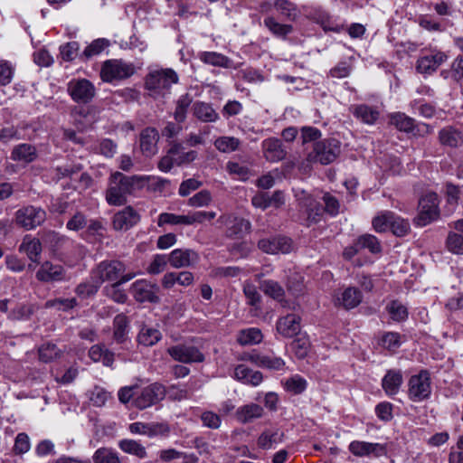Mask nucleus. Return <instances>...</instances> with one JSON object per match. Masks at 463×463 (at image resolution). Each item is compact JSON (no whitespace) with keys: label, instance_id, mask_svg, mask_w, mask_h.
I'll return each instance as SVG.
<instances>
[{"label":"nucleus","instance_id":"nucleus-1","mask_svg":"<svg viewBox=\"0 0 463 463\" xmlns=\"http://www.w3.org/2000/svg\"><path fill=\"white\" fill-rule=\"evenodd\" d=\"M260 13L264 14L263 24L277 38L285 40L293 33V26L279 21H296L300 11L289 0H265L260 5Z\"/></svg>","mask_w":463,"mask_h":463},{"label":"nucleus","instance_id":"nucleus-2","mask_svg":"<svg viewBox=\"0 0 463 463\" xmlns=\"http://www.w3.org/2000/svg\"><path fill=\"white\" fill-rule=\"evenodd\" d=\"M178 82V75L172 69L151 71L146 79V87L155 94L165 95L171 86Z\"/></svg>","mask_w":463,"mask_h":463},{"label":"nucleus","instance_id":"nucleus-3","mask_svg":"<svg viewBox=\"0 0 463 463\" xmlns=\"http://www.w3.org/2000/svg\"><path fill=\"white\" fill-rule=\"evenodd\" d=\"M135 72L134 65L123 60H108L103 62L100 70V78L104 82L121 80L132 76Z\"/></svg>","mask_w":463,"mask_h":463},{"label":"nucleus","instance_id":"nucleus-4","mask_svg":"<svg viewBox=\"0 0 463 463\" xmlns=\"http://www.w3.org/2000/svg\"><path fill=\"white\" fill-rule=\"evenodd\" d=\"M340 151L341 146L338 140L335 138L325 139L314 145L313 151L307 155V161L327 165L335 160Z\"/></svg>","mask_w":463,"mask_h":463},{"label":"nucleus","instance_id":"nucleus-5","mask_svg":"<svg viewBox=\"0 0 463 463\" xmlns=\"http://www.w3.org/2000/svg\"><path fill=\"white\" fill-rule=\"evenodd\" d=\"M439 201L435 193H427L419 202V213L415 219L418 226L423 227L437 220L439 216Z\"/></svg>","mask_w":463,"mask_h":463},{"label":"nucleus","instance_id":"nucleus-6","mask_svg":"<svg viewBox=\"0 0 463 463\" xmlns=\"http://www.w3.org/2000/svg\"><path fill=\"white\" fill-rule=\"evenodd\" d=\"M431 394V381L427 371L411 376L408 382V396L414 402H420Z\"/></svg>","mask_w":463,"mask_h":463},{"label":"nucleus","instance_id":"nucleus-7","mask_svg":"<svg viewBox=\"0 0 463 463\" xmlns=\"http://www.w3.org/2000/svg\"><path fill=\"white\" fill-rule=\"evenodd\" d=\"M131 194L122 173H113L109 180L106 200L110 205H122L127 202V196Z\"/></svg>","mask_w":463,"mask_h":463},{"label":"nucleus","instance_id":"nucleus-8","mask_svg":"<svg viewBox=\"0 0 463 463\" xmlns=\"http://www.w3.org/2000/svg\"><path fill=\"white\" fill-rule=\"evenodd\" d=\"M125 270L124 264L118 260L102 261L92 271L91 279H96L99 286L106 282H117Z\"/></svg>","mask_w":463,"mask_h":463},{"label":"nucleus","instance_id":"nucleus-9","mask_svg":"<svg viewBox=\"0 0 463 463\" xmlns=\"http://www.w3.org/2000/svg\"><path fill=\"white\" fill-rule=\"evenodd\" d=\"M166 390L164 385L155 383L138 390L134 399V405L138 409L148 408L165 398Z\"/></svg>","mask_w":463,"mask_h":463},{"label":"nucleus","instance_id":"nucleus-10","mask_svg":"<svg viewBox=\"0 0 463 463\" xmlns=\"http://www.w3.org/2000/svg\"><path fill=\"white\" fill-rule=\"evenodd\" d=\"M68 92L77 103H89L96 95L94 84L86 79H73L68 83Z\"/></svg>","mask_w":463,"mask_h":463},{"label":"nucleus","instance_id":"nucleus-11","mask_svg":"<svg viewBox=\"0 0 463 463\" xmlns=\"http://www.w3.org/2000/svg\"><path fill=\"white\" fill-rule=\"evenodd\" d=\"M91 183L90 176L82 173L80 167H74L71 170L64 169L62 172L60 171V185L63 187L64 190L68 189H85Z\"/></svg>","mask_w":463,"mask_h":463},{"label":"nucleus","instance_id":"nucleus-12","mask_svg":"<svg viewBox=\"0 0 463 463\" xmlns=\"http://www.w3.org/2000/svg\"><path fill=\"white\" fill-rule=\"evenodd\" d=\"M159 288L146 279L136 280L130 288V293L136 301L155 303L158 301Z\"/></svg>","mask_w":463,"mask_h":463},{"label":"nucleus","instance_id":"nucleus-13","mask_svg":"<svg viewBox=\"0 0 463 463\" xmlns=\"http://www.w3.org/2000/svg\"><path fill=\"white\" fill-rule=\"evenodd\" d=\"M45 218V212L33 206L22 208L18 210L15 214L16 224L26 230L33 229L41 225Z\"/></svg>","mask_w":463,"mask_h":463},{"label":"nucleus","instance_id":"nucleus-14","mask_svg":"<svg viewBox=\"0 0 463 463\" xmlns=\"http://www.w3.org/2000/svg\"><path fill=\"white\" fill-rule=\"evenodd\" d=\"M168 354L175 361L189 364L203 360V354L194 346L177 345L167 349Z\"/></svg>","mask_w":463,"mask_h":463},{"label":"nucleus","instance_id":"nucleus-15","mask_svg":"<svg viewBox=\"0 0 463 463\" xmlns=\"http://www.w3.org/2000/svg\"><path fill=\"white\" fill-rule=\"evenodd\" d=\"M199 260V254L192 249H175L168 255L169 264L175 269L193 267Z\"/></svg>","mask_w":463,"mask_h":463},{"label":"nucleus","instance_id":"nucleus-16","mask_svg":"<svg viewBox=\"0 0 463 463\" xmlns=\"http://www.w3.org/2000/svg\"><path fill=\"white\" fill-rule=\"evenodd\" d=\"M217 222L226 227L227 235L230 237H241L250 229V222L232 214L222 215Z\"/></svg>","mask_w":463,"mask_h":463},{"label":"nucleus","instance_id":"nucleus-17","mask_svg":"<svg viewBox=\"0 0 463 463\" xmlns=\"http://www.w3.org/2000/svg\"><path fill=\"white\" fill-rule=\"evenodd\" d=\"M258 246L263 252L269 254H285L292 250L291 240L283 236L261 239L259 241Z\"/></svg>","mask_w":463,"mask_h":463},{"label":"nucleus","instance_id":"nucleus-18","mask_svg":"<svg viewBox=\"0 0 463 463\" xmlns=\"http://www.w3.org/2000/svg\"><path fill=\"white\" fill-rule=\"evenodd\" d=\"M277 332L283 337L292 338L301 331V317L296 314H288L278 319Z\"/></svg>","mask_w":463,"mask_h":463},{"label":"nucleus","instance_id":"nucleus-19","mask_svg":"<svg viewBox=\"0 0 463 463\" xmlns=\"http://www.w3.org/2000/svg\"><path fill=\"white\" fill-rule=\"evenodd\" d=\"M448 56L440 51H431L429 54L421 56L417 61V70L420 73L430 74L435 71Z\"/></svg>","mask_w":463,"mask_h":463},{"label":"nucleus","instance_id":"nucleus-20","mask_svg":"<svg viewBox=\"0 0 463 463\" xmlns=\"http://www.w3.org/2000/svg\"><path fill=\"white\" fill-rule=\"evenodd\" d=\"M348 449L356 457H380L385 454V447L383 444L361 440L350 442Z\"/></svg>","mask_w":463,"mask_h":463},{"label":"nucleus","instance_id":"nucleus-21","mask_svg":"<svg viewBox=\"0 0 463 463\" xmlns=\"http://www.w3.org/2000/svg\"><path fill=\"white\" fill-rule=\"evenodd\" d=\"M129 430L133 434L146 435L149 438L168 434L170 429L164 422H134L129 425Z\"/></svg>","mask_w":463,"mask_h":463},{"label":"nucleus","instance_id":"nucleus-22","mask_svg":"<svg viewBox=\"0 0 463 463\" xmlns=\"http://www.w3.org/2000/svg\"><path fill=\"white\" fill-rule=\"evenodd\" d=\"M139 214L130 206H127L115 213L113 227L118 231H128L139 222Z\"/></svg>","mask_w":463,"mask_h":463},{"label":"nucleus","instance_id":"nucleus-23","mask_svg":"<svg viewBox=\"0 0 463 463\" xmlns=\"http://www.w3.org/2000/svg\"><path fill=\"white\" fill-rule=\"evenodd\" d=\"M403 383L402 373L399 369H390L382 379V387L385 394L393 397L398 394Z\"/></svg>","mask_w":463,"mask_h":463},{"label":"nucleus","instance_id":"nucleus-24","mask_svg":"<svg viewBox=\"0 0 463 463\" xmlns=\"http://www.w3.org/2000/svg\"><path fill=\"white\" fill-rule=\"evenodd\" d=\"M363 299L361 291L354 287H348L335 297V304L345 309L356 307Z\"/></svg>","mask_w":463,"mask_h":463},{"label":"nucleus","instance_id":"nucleus-25","mask_svg":"<svg viewBox=\"0 0 463 463\" xmlns=\"http://www.w3.org/2000/svg\"><path fill=\"white\" fill-rule=\"evenodd\" d=\"M233 377L242 383L258 386L263 380L262 373L253 371L245 364H239L234 369Z\"/></svg>","mask_w":463,"mask_h":463},{"label":"nucleus","instance_id":"nucleus-26","mask_svg":"<svg viewBox=\"0 0 463 463\" xmlns=\"http://www.w3.org/2000/svg\"><path fill=\"white\" fill-rule=\"evenodd\" d=\"M136 276L137 273L135 272L123 274L119 280L105 288L106 295L117 303H125L128 298V296L125 293V291L119 288V286L123 283L131 280Z\"/></svg>","mask_w":463,"mask_h":463},{"label":"nucleus","instance_id":"nucleus-27","mask_svg":"<svg viewBox=\"0 0 463 463\" xmlns=\"http://www.w3.org/2000/svg\"><path fill=\"white\" fill-rule=\"evenodd\" d=\"M248 359L260 367L270 370H281L285 366V361L273 354H251Z\"/></svg>","mask_w":463,"mask_h":463},{"label":"nucleus","instance_id":"nucleus-28","mask_svg":"<svg viewBox=\"0 0 463 463\" xmlns=\"http://www.w3.org/2000/svg\"><path fill=\"white\" fill-rule=\"evenodd\" d=\"M262 149L265 158L270 162H278L282 160L286 152L282 148V145L278 138H268L262 142Z\"/></svg>","mask_w":463,"mask_h":463},{"label":"nucleus","instance_id":"nucleus-29","mask_svg":"<svg viewBox=\"0 0 463 463\" xmlns=\"http://www.w3.org/2000/svg\"><path fill=\"white\" fill-rule=\"evenodd\" d=\"M284 434L278 429H266L257 439V446L264 450L272 449L275 445L281 443Z\"/></svg>","mask_w":463,"mask_h":463},{"label":"nucleus","instance_id":"nucleus-30","mask_svg":"<svg viewBox=\"0 0 463 463\" xmlns=\"http://www.w3.org/2000/svg\"><path fill=\"white\" fill-rule=\"evenodd\" d=\"M157 132L147 128L140 135V147L144 155L151 156L156 152Z\"/></svg>","mask_w":463,"mask_h":463},{"label":"nucleus","instance_id":"nucleus-31","mask_svg":"<svg viewBox=\"0 0 463 463\" xmlns=\"http://www.w3.org/2000/svg\"><path fill=\"white\" fill-rule=\"evenodd\" d=\"M263 415V408L256 403L241 406L236 411V418L241 423H248Z\"/></svg>","mask_w":463,"mask_h":463},{"label":"nucleus","instance_id":"nucleus-32","mask_svg":"<svg viewBox=\"0 0 463 463\" xmlns=\"http://www.w3.org/2000/svg\"><path fill=\"white\" fill-rule=\"evenodd\" d=\"M192 109L194 116L203 122H215L219 119L218 113L209 103L197 101L194 103Z\"/></svg>","mask_w":463,"mask_h":463},{"label":"nucleus","instance_id":"nucleus-33","mask_svg":"<svg viewBox=\"0 0 463 463\" xmlns=\"http://www.w3.org/2000/svg\"><path fill=\"white\" fill-rule=\"evenodd\" d=\"M37 156L36 149L31 144H20L15 146L11 152V159L14 161L33 162Z\"/></svg>","mask_w":463,"mask_h":463},{"label":"nucleus","instance_id":"nucleus-34","mask_svg":"<svg viewBox=\"0 0 463 463\" xmlns=\"http://www.w3.org/2000/svg\"><path fill=\"white\" fill-rule=\"evenodd\" d=\"M129 319L124 314H118L113 321V337L118 343L126 341L129 333Z\"/></svg>","mask_w":463,"mask_h":463},{"label":"nucleus","instance_id":"nucleus-35","mask_svg":"<svg viewBox=\"0 0 463 463\" xmlns=\"http://www.w3.org/2000/svg\"><path fill=\"white\" fill-rule=\"evenodd\" d=\"M439 138L442 145L457 147L463 143L461 132L452 127H446L439 133Z\"/></svg>","mask_w":463,"mask_h":463},{"label":"nucleus","instance_id":"nucleus-36","mask_svg":"<svg viewBox=\"0 0 463 463\" xmlns=\"http://www.w3.org/2000/svg\"><path fill=\"white\" fill-rule=\"evenodd\" d=\"M176 166L189 164L195 160L197 152L194 150L185 151L181 144H174L170 147Z\"/></svg>","mask_w":463,"mask_h":463},{"label":"nucleus","instance_id":"nucleus-37","mask_svg":"<svg viewBox=\"0 0 463 463\" xmlns=\"http://www.w3.org/2000/svg\"><path fill=\"white\" fill-rule=\"evenodd\" d=\"M89 356L93 362H101L105 366H111L114 362V354L101 345H92Z\"/></svg>","mask_w":463,"mask_h":463},{"label":"nucleus","instance_id":"nucleus-38","mask_svg":"<svg viewBox=\"0 0 463 463\" xmlns=\"http://www.w3.org/2000/svg\"><path fill=\"white\" fill-rule=\"evenodd\" d=\"M198 58L200 59V61L209 65L222 68H229L231 66V60L219 52H202L198 54Z\"/></svg>","mask_w":463,"mask_h":463},{"label":"nucleus","instance_id":"nucleus-39","mask_svg":"<svg viewBox=\"0 0 463 463\" xmlns=\"http://www.w3.org/2000/svg\"><path fill=\"white\" fill-rule=\"evenodd\" d=\"M262 338L261 331L255 327L241 330L237 335V341L241 345L259 344L261 342Z\"/></svg>","mask_w":463,"mask_h":463},{"label":"nucleus","instance_id":"nucleus-40","mask_svg":"<svg viewBox=\"0 0 463 463\" xmlns=\"http://www.w3.org/2000/svg\"><path fill=\"white\" fill-rule=\"evenodd\" d=\"M311 343L306 334L299 335L292 343L291 350L298 359H304L309 353Z\"/></svg>","mask_w":463,"mask_h":463},{"label":"nucleus","instance_id":"nucleus-41","mask_svg":"<svg viewBox=\"0 0 463 463\" xmlns=\"http://www.w3.org/2000/svg\"><path fill=\"white\" fill-rule=\"evenodd\" d=\"M20 252H24L32 261H37V257L42 250L41 242L38 239L25 237L19 246Z\"/></svg>","mask_w":463,"mask_h":463},{"label":"nucleus","instance_id":"nucleus-42","mask_svg":"<svg viewBox=\"0 0 463 463\" xmlns=\"http://www.w3.org/2000/svg\"><path fill=\"white\" fill-rule=\"evenodd\" d=\"M354 115L362 122L372 125L378 119L379 112L377 109L363 104L354 109Z\"/></svg>","mask_w":463,"mask_h":463},{"label":"nucleus","instance_id":"nucleus-43","mask_svg":"<svg viewBox=\"0 0 463 463\" xmlns=\"http://www.w3.org/2000/svg\"><path fill=\"white\" fill-rule=\"evenodd\" d=\"M161 337L162 335L159 330L145 326L140 329L137 341L145 346H151L156 344Z\"/></svg>","mask_w":463,"mask_h":463},{"label":"nucleus","instance_id":"nucleus-44","mask_svg":"<svg viewBox=\"0 0 463 463\" xmlns=\"http://www.w3.org/2000/svg\"><path fill=\"white\" fill-rule=\"evenodd\" d=\"M213 144L219 152L232 153L239 148L241 141L234 137L223 136L216 138Z\"/></svg>","mask_w":463,"mask_h":463},{"label":"nucleus","instance_id":"nucleus-45","mask_svg":"<svg viewBox=\"0 0 463 463\" xmlns=\"http://www.w3.org/2000/svg\"><path fill=\"white\" fill-rule=\"evenodd\" d=\"M118 445L119 448L128 454L134 455L139 458H145L146 457V448L136 440L122 439Z\"/></svg>","mask_w":463,"mask_h":463},{"label":"nucleus","instance_id":"nucleus-46","mask_svg":"<svg viewBox=\"0 0 463 463\" xmlns=\"http://www.w3.org/2000/svg\"><path fill=\"white\" fill-rule=\"evenodd\" d=\"M390 317L396 322L404 321L408 317L407 307L398 300H392L386 306Z\"/></svg>","mask_w":463,"mask_h":463},{"label":"nucleus","instance_id":"nucleus-47","mask_svg":"<svg viewBox=\"0 0 463 463\" xmlns=\"http://www.w3.org/2000/svg\"><path fill=\"white\" fill-rule=\"evenodd\" d=\"M390 122L401 131L411 132L414 128V120L404 113L392 114Z\"/></svg>","mask_w":463,"mask_h":463},{"label":"nucleus","instance_id":"nucleus-48","mask_svg":"<svg viewBox=\"0 0 463 463\" xmlns=\"http://www.w3.org/2000/svg\"><path fill=\"white\" fill-rule=\"evenodd\" d=\"M393 219V213L386 211L379 213L373 220V229L377 232H385L391 230L392 221Z\"/></svg>","mask_w":463,"mask_h":463},{"label":"nucleus","instance_id":"nucleus-49","mask_svg":"<svg viewBox=\"0 0 463 463\" xmlns=\"http://www.w3.org/2000/svg\"><path fill=\"white\" fill-rule=\"evenodd\" d=\"M261 289L266 295L269 296L270 298L279 302L283 301L284 289L277 281L269 279L264 280L261 283Z\"/></svg>","mask_w":463,"mask_h":463},{"label":"nucleus","instance_id":"nucleus-50","mask_svg":"<svg viewBox=\"0 0 463 463\" xmlns=\"http://www.w3.org/2000/svg\"><path fill=\"white\" fill-rule=\"evenodd\" d=\"M165 224L189 225L187 215H177L170 213H162L158 216L157 225L162 227Z\"/></svg>","mask_w":463,"mask_h":463},{"label":"nucleus","instance_id":"nucleus-51","mask_svg":"<svg viewBox=\"0 0 463 463\" xmlns=\"http://www.w3.org/2000/svg\"><path fill=\"white\" fill-rule=\"evenodd\" d=\"M36 278L44 282L54 281L58 279L57 267L49 261H45L36 273Z\"/></svg>","mask_w":463,"mask_h":463},{"label":"nucleus","instance_id":"nucleus-52","mask_svg":"<svg viewBox=\"0 0 463 463\" xmlns=\"http://www.w3.org/2000/svg\"><path fill=\"white\" fill-rule=\"evenodd\" d=\"M94 463H121L117 452L107 448L96 450L93 455Z\"/></svg>","mask_w":463,"mask_h":463},{"label":"nucleus","instance_id":"nucleus-53","mask_svg":"<svg viewBox=\"0 0 463 463\" xmlns=\"http://www.w3.org/2000/svg\"><path fill=\"white\" fill-rule=\"evenodd\" d=\"M307 381L300 375L295 374L284 382V387L294 394L303 392L307 388Z\"/></svg>","mask_w":463,"mask_h":463},{"label":"nucleus","instance_id":"nucleus-54","mask_svg":"<svg viewBox=\"0 0 463 463\" xmlns=\"http://www.w3.org/2000/svg\"><path fill=\"white\" fill-rule=\"evenodd\" d=\"M402 345V336L399 333L386 332L381 338V345L391 352L396 351Z\"/></svg>","mask_w":463,"mask_h":463},{"label":"nucleus","instance_id":"nucleus-55","mask_svg":"<svg viewBox=\"0 0 463 463\" xmlns=\"http://www.w3.org/2000/svg\"><path fill=\"white\" fill-rule=\"evenodd\" d=\"M226 170L231 175L241 181H245L250 176L249 168L237 162H228L226 165Z\"/></svg>","mask_w":463,"mask_h":463},{"label":"nucleus","instance_id":"nucleus-56","mask_svg":"<svg viewBox=\"0 0 463 463\" xmlns=\"http://www.w3.org/2000/svg\"><path fill=\"white\" fill-rule=\"evenodd\" d=\"M358 246H361V250L368 249L372 253H378L381 251V244L378 239L372 234H364L358 239Z\"/></svg>","mask_w":463,"mask_h":463},{"label":"nucleus","instance_id":"nucleus-57","mask_svg":"<svg viewBox=\"0 0 463 463\" xmlns=\"http://www.w3.org/2000/svg\"><path fill=\"white\" fill-rule=\"evenodd\" d=\"M192 103V98L189 94L182 95L176 103L175 118L178 122H183L186 118V112Z\"/></svg>","mask_w":463,"mask_h":463},{"label":"nucleus","instance_id":"nucleus-58","mask_svg":"<svg viewBox=\"0 0 463 463\" xmlns=\"http://www.w3.org/2000/svg\"><path fill=\"white\" fill-rule=\"evenodd\" d=\"M109 45V42L107 39L99 38L94 40L90 45H88L84 52L83 55L89 59L93 56L100 54Z\"/></svg>","mask_w":463,"mask_h":463},{"label":"nucleus","instance_id":"nucleus-59","mask_svg":"<svg viewBox=\"0 0 463 463\" xmlns=\"http://www.w3.org/2000/svg\"><path fill=\"white\" fill-rule=\"evenodd\" d=\"M93 150L106 157H112L117 152V144L109 138H104L94 146Z\"/></svg>","mask_w":463,"mask_h":463},{"label":"nucleus","instance_id":"nucleus-60","mask_svg":"<svg viewBox=\"0 0 463 463\" xmlns=\"http://www.w3.org/2000/svg\"><path fill=\"white\" fill-rule=\"evenodd\" d=\"M168 256L164 254H156L146 270L149 274L156 275L163 272L167 265Z\"/></svg>","mask_w":463,"mask_h":463},{"label":"nucleus","instance_id":"nucleus-61","mask_svg":"<svg viewBox=\"0 0 463 463\" xmlns=\"http://www.w3.org/2000/svg\"><path fill=\"white\" fill-rule=\"evenodd\" d=\"M446 246L454 254H463V236L450 232L447 237Z\"/></svg>","mask_w":463,"mask_h":463},{"label":"nucleus","instance_id":"nucleus-62","mask_svg":"<svg viewBox=\"0 0 463 463\" xmlns=\"http://www.w3.org/2000/svg\"><path fill=\"white\" fill-rule=\"evenodd\" d=\"M99 284L96 281V279H92L90 278V281L83 282L77 287L76 292L77 295L82 298H85L90 296H93L96 294L99 288Z\"/></svg>","mask_w":463,"mask_h":463},{"label":"nucleus","instance_id":"nucleus-63","mask_svg":"<svg viewBox=\"0 0 463 463\" xmlns=\"http://www.w3.org/2000/svg\"><path fill=\"white\" fill-rule=\"evenodd\" d=\"M166 184L167 181L160 176L146 175V189L149 192L161 193Z\"/></svg>","mask_w":463,"mask_h":463},{"label":"nucleus","instance_id":"nucleus-64","mask_svg":"<svg viewBox=\"0 0 463 463\" xmlns=\"http://www.w3.org/2000/svg\"><path fill=\"white\" fill-rule=\"evenodd\" d=\"M303 206L306 208L307 213V219L312 222H317L319 220L322 210L318 203L315 202L311 197L307 198L303 203Z\"/></svg>","mask_w":463,"mask_h":463}]
</instances>
